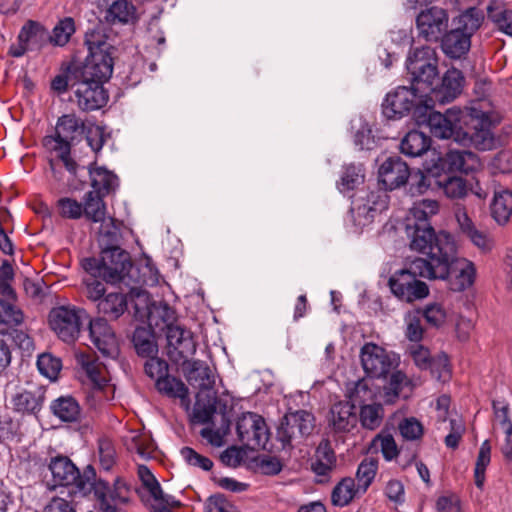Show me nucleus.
<instances>
[{
  "instance_id": "aec40b11",
  "label": "nucleus",
  "mask_w": 512,
  "mask_h": 512,
  "mask_svg": "<svg viewBox=\"0 0 512 512\" xmlns=\"http://www.w3.org/2000/svg\"><path fill=\"white\" fill-rule=\"evenodd\" d=\"M46 388L40 386L36 392L23 390L12 396L13 410L17 413L37 416L46 399Z\"/></svg>"
},
{
  "instance_id": "338daca9",
  "label": "nucleus",
  "mask_w": 512,
  "mask_h": 512,
  "mask_svg": "<svg viewBox=\"0 0 512 512\" xmlns=\"http://www.w3.org/2000/svg\"><path fill=\"white\" fill-rule=\"evenodd\" d=\"M176 320V310L171 307L165 300L157 301L155 307H153V323L158 321L167 326V324L174 323Z\"/></svg>"
},
{
  "instance_id": "f03ea898",
  "label": "nucleus",
  "mask_w": 512,
  "mask_h": 512,
  "mask_svg": "<svg viewBox=\"0 0 512 512\" xmlns=\"http://www.w3.org/2000/svg\"><path fill=\"white\" fill-rule=\"evenodd\" d=\"M93 190L85 193L82 203L83 216L93 223L103 222L107 213L105 198L115 194L120 181L117 174L106 166H96V160L87 166Z\"/></svg>"
},
{
  "instance_id": "5701e85b",
  "label": "nucleus",
  "mask_w": 512,
  "mask_h": 512,
  "mask_svg": "<svg viewBox=\"0 0 512 512\" xmlns=\"http://www.w3.org/2000/svg\"><path fill=\"white\" fill-rule=\"evenodd\" d=\"M127 297L134 303L135 320L146 323L153 321V307L157 301L152 298V294L146 289L139 287H131Z\"/></svg>"
},
{
  "instance_id": "603ef678",
  "label": "nucleus",
  "mask_w": 512,
  "mask_h": 512,
  "mask_svg": "<svg viewBox=\"0 0 512 512\" xmlns=\"http://www.w3.org/2000/svg\"><path fill=\"white\" fill-rule=\"evenodd\" d=\"M205 512H241L238 507L228 500L224 493L210 495L204 505Z\"/></svg>"
},
{
  "instance_id": "473e14b6",
  "label": "nucleus",
  "mask_w": 512,
  "mask_h": 512,
  "mask_svg": "<svg viewBox=\"0 0 512 512\" xmlns=\"http://www.w3.org/2000/svg\"><path fill=\"white\" fill-rule=\"evenodd\" d=\"M460 261L464 262L466 266L460 269L455 278H451V275H449V279L446 280L452 292H463L471 287L476 280L475 264L466 258H462Z\"/></svg>"
},
{
  "instance_id": "a18cd8bd",
  "label": "nucleus",
  "mask_w": 512,
  "mask_h": 512,
  "mask_svg": "<svg viewBox=\"0 0 512 512\" xmlns=\"http://www.w3.org/2000/svg\"><path fill=\"white\" fill-rule=\"evenodd\" d=\"M416 314H421L427 324L439 329L443 326L447 318V312L440 303H429L424 308L418 307L415 309Z\"/></svg>"
},
{
  "instance_id": "0eeeda50",
  "label": "nucleus",
  "mask_w": 512,
  "mask_h": 512,
  "mask_svg": "<svg viewBox=\"0 0 512 512\" xmlns=\"http://www.w3.org/2000/svg\"><path fill=\"white\" fill-rule=\"evenodd\" d=\"M82 312L84 309L71 305L53 307L48 314L49 327L64 342H74L82 327Z\"/></svg>"
},
{
  "instance_id": "6e6d98bb",
  "label": "nucleus",
  "mask_w": 512,
  "mask_h": 512,
  "mask_svg": "<svg viewBox=\"0 0 512 512\" xmlns=\"http://www.w3.org/2000/svg\"><path fill=\"white\" fill-rule=\"evenodd\" d=\"M410 355L414 361V364L420 370H429L431 374H433V362L434 356L431 355V352L428 347L418 344L416 347H411Z\"/></svg>"
},
{
  "instance_id": "4be33fe9",
  "label": "nucleus",
  "mask_w": 512,
  "mask_h": 512,
  "mask_svg": "<svg viewBox=\"0 0 512 512\" xmlns=\"http://www.w3.org/2000/svg\"><path fill=\"white\" fill-rule=\"evenodd\" d=\"M432 138L418 129H412L402 138L400 152L407 157H421L428 151L433 152Z\"/></svg>"
},
{
  "instance_id": "2f4dec72",
  "label": "nucleus",
  "mask_w": 512,
  "mask_h": 512,
  "mask_svg": "<svg viewBox=\"0 0 512 512\" xmlns=\"http://www.w3.org/2000/svg\"><path fill=\"white\" fill-rule=\"evenodd\" d=\"M128 306V297L120 292L107 294L97 303L98 313L116 320L124 314Z\"/></svg>"
},
{
  "instance_id": "e433bc0d",
  "label": "nucleus",
  "mask_w": 512,
  "mask_h": 512,
  "mask_svg": "<svg viewBox=\"0 0 512 512\" xmlns=\"http://www.w3.org/2000/svg\"><path fill=\"white\" fill-rule=\"evenodd\" d=\"M39 373L48 378L51 382L59 379L60 371L62 370V360L50 352L41 353L36 362Z\"/></svg>"
},
{
  "instance_id": "774afa93",
  "label": "nucleus",
  "mask_w": 512,
  "mask_h": 512,
  "mask_svg": "<svg viewBox=\"0 0 512 512\" xmlns=\"http://www.w3.org/2000/svg\"><path fill=\"white\" fill-rule=\"evenodd\" d=\"M411 271H415L417 276L427 278L429 280H438V273L436 271V266L431 263V261L416 257L411 262Z\"/></svg>"
},
{
  "instance_id": "39448f33",
  "label": "nucleus",
  "mask_w": 512,
  "mask_h": 512,
  "mask_svg": "<svg viewBox=\"0 0 512 512\" xmlns=\"http://www.w3.org/2000/svg\"><path fill=\"white\" fill-rule=\"evenodd\" d=\"M391 358L385 348L374 342L365 343L360 349V360L366 377L371 379L387 378L391 369H396L400 364V357L392 353Z\"/></svg>"
},
{
  "instance_id": "79ce46f5",
  "label": "nucleus",
  "mask_w": 512,
  "mask_h": 512,
  "mask_svg": "<svg viewBox=\"0 0 512 512\" xmlns=\"http://www.w3.org/2000/svg\"><path fill=\"white\" fill-rule=\"evenodd\" d=\"M365 181V167L363 164L350 163L343 166L340 184L344 190L350 191L356 189Z\"/></svg>"
},
{
  "instance_id": "f8f14e48",
  "label": "nucleus",
  "mask_w": 512,
  "mask_h": 512,
  "mask_svg": "<svg viewBox=\"0 0 512 512\" xmlns=\"http://www.w3.org/2000/svg\"><path fill=\"white\" fill-rule=\"evenodd\" d=\"M412 119L415 122L417 127H421L422 125H426L430 128V132L433 136H443L445 137V131H448L446 124L448 115H455L460 112V107L453 106L448 108L445 113H441L436 110H429V107L426 104H422L420 101L415 102L414 106L411 110Z\"/></svg>"
},
{
  "instance_id": "58836bf2",
  "label": "nucleus",
  "mask_w": 512,
  "mask_h": 512,
  "mask_svg": "<svg viewBox=\"0 0 512 512\" xmlns=\"http://www.w3.org/2000/svg\"><path fill=\"white\" fill-rule=\"evenodd\" d=\"M485 16L484 12L475 7L466 8L460 15L454 17L452 19L453 25H461L465 24L467 26V33H471L473 35L481 28L484 22Z\"/></svg>"
},
{
  "instance_id": "c03bdc74",
  "label": "nucleus",
  "mask_w": 512,
  "mask_h": 512,
  "mask_svg": "<svg viewBox=\"0 0 512 512\" xmlns=\"http://www.w3.org/2000/svg\"><path fill=\"white\" fill-rule=\"evenodd\" d=\"M136 10L131 0H115L106 11V21L115 23L117 20L127 24L129 16Z\"/></svg>"
},
{
  "instance_id": "9d476101",
  "label": "nucleus",
  "mask_w": 512,
  "mask_h": 512,
  "mask_svg": "<svg viewBox=\"0 0 512 512\" xmlns=\"http://www.w3.org/2000/svg\"><path fill=\"white\" fill-rule=\"evenodd\" d=\"M410 166L399 155L387 157L378 168V185L387 192L399 189L409 181Z\"/></svg>"
},
{
  "instance_id": "bb28decb",
  "label": "nucleus",
  "mask_w": 512,
  "mask_h": 512,
  "mask_svg": "<svg viewBox=\"0 0 512 512\" xmlns=\"http://www.w3.org/2000/svg\"><path fill=\"white\" fill-rule=\"evenodd\" d=\"M247 415L250 416L251 422V440L255 442V445L258 446L259 449L267 453H274L275 445L272 443L269 444V441L272 437V432L270 427L267 425L265 418L257 412L252 411H247Z\"/></svg>"
},
{
  "instance_id": "f257e3e1",
  "label": "nucleus",
  "mask_w": 512,
  "mask_h": 512,
  "mask_svg": "<svg viewBox=\"0 0 512 512\" xmlns=\"http://www.w3.org/2000/svg\"><path fill=\"white\" fill-rule=\"evenodd\" d=\"M106 241L99 243V257L91 256L81 259L82 269L93 278H101L106 284L118 285L129 282H144L140 280V267L135 264L131 254L120 245L122 234L112 230L102 233Z\"/></svg>"
},
{
  "instance_id": "37998d69",
  "label": "nucleus",
  "mask_w": 512,
  "mask_h": 512,
  "mask_svg": "<svg viewBox=\"0 0 512 512\" xmlns=\"http://www.w3.org/2000/svg\"><path fill=\"white\" fill-rule=\"evenodd\" d=\"M381 403L363 404L360 407L359 420L363 428L374 430L379 427L383 418Z\"/></svg>"
},
{
  "instance_id": "6e6552de",
  "label": "nucleus",
  "mask_w": 512,
  "mask_h": 512,
  "mask_svg": "<svg viewBox=\"0 0 512 512\" xmlns=\"http://www.w3.org/2000/svg\"><path fill=\"white\" fill-rule=\"evenodd\" d=\"M440 236L443 239L437 242V246H434L438 250V253L433 252L429 249L427 254V260L431 261L436 267H441V271L438 274L439 280L449 279L456 270V264L459 262L457 257L458 247L454 236L447 230H440Z\"/></svg>"
},
{
  "instance_id": "72a5a7b5",
  "label": "nucleus",
  "mask_w": 512,
  "mask_h": 512,
  "mask_svg": "<svg viewBox=\"0 0 512 512\" xmlns=\"http://www.w3.org/2000/svg\"><path fill=\"white\" fill-rule=\"evenodd\" d=\"M356 493L354 479L344 477L332 489L331 504L336 507L347 506L354 499Z\"/></svg>"
},
{
  "instance_id": "69168bd1",
  "label": "nucleus",
  "mask_w": 512,
  "mask_h": 512,
  "mask_svg": "<svg viewBox=\"0 0 512 512\" xmlns=\"http://www.w3.org/2000/svg\"><path fill=\"white\" fill-rule=\"evenodd\" d=\"M137 474L142 486L148 491L150 496L160 494L159 489L161 484L147 465L139 464L137 467Z\"/></svg>"
},
{
  "instance_id": "3c124183",
  "label": "nucleus",
  "mask_w": 512,
  "mask_h": 512,
  "mask_svg": "<svg viewBox=\"0 0 512 512\" xmlns=\"http://www.w3.org/2000/svg\"><path fill=\"white\" fill-rule=\"evenodd\" d=\"M378 469V459L370 458L364 459L358 466L356 471V478L359 482L362 480L363 483L359 485V488L362 489L363 492H366L369 486L372 484Z\"/></svg>"
},
{
  "instance_id": "9b49d317",
  "label": "nucleus",
  "mask_w": 512,
  "mask_h": 512,
  "mask_svg": "<svg viewBox=\"0 0 512 512\" xmlns=\"http://www.w3.org/2000/svg\"><path fill=\"white\" fill-rule=\"evenodd\" d=\"M439 40L442 52L451 60L465 59L472 46V36L467 33L465 24L455 25L451 30L446 29Z\"/></svg>"
},
{
  "instance_id": "ea45409f",
  "label": "nucleus",
  "mask_w": 512,
  "mask_h": 512,
  "mask_svg": "<svg viewBox=\"0 0 512 512\" xmlns=\"http://www.w3.org/2000/svg\"><path fill=\"white\" fill-rule=\"evenodd\" d=\"M75 31L76 26L74 18L68 16L60 19L54 26L52 34H50L51 44L58 47L65 46L70 41Z\"/></svg>"
},
{
  "instance_id": "f704fd0d",
  "label": "nucleus",
  "mask_w": 512,
  "mask_h": 512,
  "mask_svg": "<svg viewBox=\"0 0 512 512\" xmlns=\"http://www.w3.org/2000/svg\"><path fill=\"white\" fill-rule=\"evenodd\" d=\"M341 402L334 403L327 416L328 426L333 430L334 433H349L355 427H351L352 417L346 410H343Z\"/></svg>"
},
{
  "instance_id": "f3484780",
  "label": "nucleus",
  "mask_w": 512,
  "mask_h": 512,
  "mask_svg": "<svg viewBox=\"0 0 512 512\" xmlns=\"http://www.w3.org/2000/svg\"><path fill=\"white\" fill-rule=\"evenodd\" d=\"M465 85L463 72L451 66L442 76L440 83L436 84L435 96L438 104L445 105L453 102L461 95Z\"/></svg>"
},
{
  "instance_id": "4c0bfd02",
  "label": "nucleus",
  "mask_w": 512,
  "mask_h": 512,
  "mask_svg": "<svg viewBox=\"0 0 512 512\" xmlns=\"http://www.w3.org/2000/svg\"><path fill=\"white\" fill-rule=\"evenodd\" d=\"M112 137V131H107L105 124H98L95 119V126L88 127L86 131V142L90 149L95 153V159L97 161L98 155L101 152L103 146L107 140Z\"/></svg>"
},
{
  "instance_id": "7ed1b4c3",
  "label": "nucleus",
  "mask_w": 512,
  "mask_h": 512,
  "mask_svg": "<svg viewBox=\"0 0 512 512\" xmlns=\"http://www.w3.org/2000/svg\"><path fill=\"white\" fill-rule=\"evenodd\" d=\"M114 67L102 66L85 77H80L69 83L76 98L77 106L82 112L100 110L109 101V91L104 84L113 76Z\"/></svg>"
},
{
  "instance_id": "4d7b16f0",
  "label": "nucleus",
  "mask_w": 512,
  "mask_h": 512,
  "mask_svg": "<svg viewBox=\"0 0 512 512\" xmlns=\"http://www.w3.org/2000/svg\"><path fill=\"white\" fill-rule=\"evenodd\" d=\"M378 441L381 442V452L386 461H392L398 457L400 449L392 434H384V430H382L373 438V442Z\"/></svg>"
},
{
  "instance_id": "13d9d810",
  "label": "nucleus",
  "mask_w": 512,
  "mask_h": 512,
  "mask_svg": "<svg viewBox=\"0 0 512 512\" xmlns=\"http://www.w3.org/2000/svg\"><path fill=\"white\" fill-rule=\"evenodd\" d=\"M57 207L63 218L77 220L83 216L82 203L74 198L62 197L58 199Z\"/></svg>"
},
{
  "instance_id": "5fc2aeb1",
  "label": "nucleus",
  "mask_w": 512,
  "mask_h": 512,
  "mask_svg": "<svg viewBox=\"0 0 512 512\" xmlns=\"http://www.w3.org/2000/svg\"><path fill=\"white\" fill-rule=\"evenodd\" d=\"M438 381L445 383L452 377V366L450 363V357L445 351H440L434 356L433 362V374Z\"/></svg>"
},
{
  "instance_id": "052dcab7",
  "label": "nucleus",
  "mask_w": 512,
  "mask_h": 512,
  "mask_svg": "<svg viewBox=\"0 0 512 512\" xmlns=\"http://www.w3.org/2000/svg\"><path fill=\"white\" fill-rule=\"evenodd\" d=\"M91 341L104 357L115 359L120 354L116 334H110V336L101 338L95 337Z\"/></svg>"
},
{
  "instance_id": "412c9836",
  "label": "nucleus",
  "mask_w": 512,
  "mask_h": 512,
  "mask_svg": "<svg viewBox=\"0 0 512 512\" xmlns=\"http://www.w3.org/2000/svg\"><path fill=\"white\" fill-rule=\"evenodd\" d=\"M411 228H413V233L411 234L409 247L411 250L419 253H426V249L433 250L434 246H437V242L443 239V237L440 236V231L436 232L431 224L421 225L419 223H414L413 226L410 224L406 225L407 232Z\"/></svg>"
},
{
  "instance_id": "c9c22d12",
  "label": "nucleus",
  "mask_w": 512,
  "mask_h": 512,
  "mask_svg": "<svg viewBox=\"0 0 512 512\" xmlns=\"http://www.w3.org/2000/svg\"><path fill=\"white\" fill-rule=\"evenodd\" d=\"M95 126V117L91 116L89 118H86L84 120H81L76 117L74 113L71 114H63L57 119L56 127L55 129H58L60 132H66V133H75L78 130L81 131L82 134L86 137V131L88 130V127Z\"/></svg>"
},
{
  "instance_id": "e2e57ef3",
  "label": "nucleus",
  "mask_w": 512,
  "mask_h": 512,
  "mask_svg": "<svg viewBox=\"0 0 512 512\" xmlns=\"http://www.w3.org/2000/svg\"><path fill=\"white\" fill-rule=\"evenodd\" d=\"M180 453L187 462V464L199 467L204 471H210L214 466L213 461L210 458L199 454L196 450H194L191 447H182Z\"/></svg>"
},
{
  "instance_id": "b1692460",
  "label": "nucleus",
  "mask_w": 512,
  "mask_h": 512,
  "mask_svg": "<svg viewBox=\"0 0 512 512\" xmlns=\"http://www.w3.org/2000/svg\"><path fill=\"white\" fill-rule=\"evenodd\" d=\"M157 391L169 398H179L181 406L186 412L190 411L191 399L189 397V388L176 376L162 377L155 380Z\"/></svg>"
},
{
  "instance_id": "a19ab883",
  "label": "nucleus",
  "mask_w": 512,
  "mask_h": 512,
  "mask_svg": "<svg viewBox=\"0 0 512 512\" xmlns=\"http://www.w3.org/2000/svg\"><path fill=\"white\" fill-rule=\"evenodd\" d=\"M23 433L21 431V423L8 414L0 415V443L20 442Z\"/></svg>"
},
{
  "instance_id": "7c9ffc66",
  "label": "nucleus",
  "mask_w": 512,
  "mask_h": 512,
  "mask_svg": "<svg viewBox=\"0 0 512 512\" xmlns=\"http://www.w3.org/2000/svg\"><path fill=\"white\" fill-rule=\"evenodd\" d=\"M463 111L460 109V112L455 115H448L447 116V129L448 131H445L446 136H435L439 139H450L453 138V140L463 147H470L472 144L475 145V136L474 133L471 135L466 130H464L463 126L460 124L461 122V115ZM442 124H445L444 122Z\"/></svg>"
},
{
  "instance_id": "c85d7f7f",
  "label": "nucleus",
  "mask_w": 512,
  "mask_h": 512,
  "mask_svg": "<svg viewBox=\"0 0 512 512\" xmlns=\"http://www.w3.org/2000/svg\"><path fill=\"white\" fill-rule=\"evenodd\" d=\"M431 163L428 161H424L422 164V168H411L410 167V176L409 181L406 184V194L410 197H417L425 194L431 187V180L433 178L430 173H428V168Z\"/></svg>"
},
{
  "instance_id": "6ab92c4d",
  "label": "nucleus",
  "mask_w": 512,
  "mask_h": 512,
  "mask_svg": "<svg viewBox=\"0 0 512 512\" xmlns=\"http://www.w3.org/2000/svg\"><path fill=\"white\" fill-rule=\"evenodd\" d=\"M17 41L27 44L30 51L40 52L47 44H51L48 29L39 21L29 19L21 27Z\"/></svg>"
},
{
  "instance_id": "cd10ccee",
  "label": "nucleus",
  "mask_w": 512,
  "mask_h": 512,
  "mask_svg": "<svg viewBox=\"0 0 512 512\" xmlns=\"http://www.w3.org/2000/svg\"><path fill=\"white\" fill-rule=\"evenodd\" d=\"M409 93H403L398 97L393 92L388 93L382 103V114L388 120L400 119L408 115L415 103V98H409Z\"/></svg>"
},
{
  "instance_id": "4468645a",
  "label": "nucleus",
  "mask_w": 512,
  "mask_h": 512,
  "mask_svg": "<svg viewBox=\"0 0 512 512\" xmlns=\"http://www.w3.org/2000/svg\"><path fill=\"white\" fill-rule=\"evenodd\" d=\"M431 165L428 168V173L435 179H438L443 174H451L460 172L468 174L469 168L466 166V160L461 150L448 149L443 155L437 149H433V158L430 161Z\"/></svg>"
},
{
  "instance_id": "de8ad7c7",
  "label": "nucleus",
  "mask_w": 512,
  "mask_h": 512,
  "mask_svg": "<svg viewBox=\"0 0 512 512\" xmlns=\"http://www.w3.org/2000/svg\"><path fill=\"white\" fill-rule=\"evenodd\" d=\"M399 433L406 441L420 440L425 434L422 422L414 416L403 418L398 425Z\"/></svg>"
},
{
  "instance_id": "c756f323",
  "label": "nucleus",
  "mask_w": 512,
  "mask_h": 512,
  "mask_svg": "<svg viewBox=\"0 0 512 512\" xmlns=\"http://www.w3.org/2000/svg\"><path fill=\"white\" fill-rule=\"evenodd\" d=\"M217 413V402H214L213 396L206 394L205 403L200 399V393H197L194 411L190 415L189 420L192 424L214 426Z\"/></svg>"
},
{
  "instance_id": "2eb2a0df",
  "label": "nucleus",
  "mask_w": 512,
  "mask_h": 512,
  "mask_svg": "<svg viewBox=\"0 0 512 512\" xmlns=\"http://www.w3.org/2000/svg\"><path fill=\"white\" fill-rule=\"evenodd\" d=\"M47 467L52 474V480L46 484L47 490L55 491L59 487L74 486L78 466L68 456L57 454L51 457Z\"/></svg>"
},
{
  "instance_id": "8fccbe9b",
  "label": "nucleus",
  "mask_w": 512,
  "mask_h": 512,
  "mask_svg": "<svg viewBox=\"0 0 512 512\" xmlns=\"http://www.w3.org/2000/svg\"><path fill=\"white\" fill-rule=\"evenodd\" d=\"M406 373L402 370H395L389 375L388 385L383 387L385 396V404H394L396 399L400 397L401 391L404 387Z\"/></svg>"
},
{
  "instance_id": "bf43d9fd",
  "label": "nucleus",
  "mask_w": 512,
  "mask_h": 512,
  "mask_svg": "<svg viewBox=\"0 0 512 512\" xmlns=\"http://www.w3.org/2000/svg\"><path fill=\"white\" fill-rule=\"evenodd\" d=\"M489 168L491 174L495 176L498 173L511 174L512 173V153L509 150L499 151L490 161Z\"/></svg>"
},
{
  "instance_id": "09e8293b",
  "label": "nucleus",
  "mask_w": 512,
  "mask_h": 512,
  "mask_svg": "<svg viewBox=\"0 0 512 512\" xmlns=\"http://www.w3.org/2000/svg\"><path fill=\"white\" fill-rule=\"evenodd\" d=\"M74 140V136L70 138L64 137L58 129H55L54 134L45 136L42 140V143L44 147L48 148L53 142H55V145L53 146L52 150L59 152V158L71 156L72 147L74 146Z\"/></svg>"
},
{
  "instance_id": "a878e982",
  "label": "nucleus",
  "mask_w": 512,
  "mask_h": 512,
  "mask_svg": "<svg viewBox=\"0 0 512 512\" xmlns=\"http://www.w3.org/2000/svg\"><path fill=\"white\" fill-rule=\"evenodd\" d=\"M490 214L494 221L506 225L512 215V190L509 188L495 190L490 203Z\"/></svg>"
},
{
  "instance_id": "680f3d73",
  "label": "nucleus",
  "mask_w": 512,
  "mask_h": 512,
  "mask_svg": "<svg viewBox=\"0 0 512 512\" xmlns=\"http://www.w3.org/2000/svg\"><path fill=\"white\" fill-rule=\"evenodd\" d=\"M272 453L261 454V475L273 477L279 475L284 467L285 463L282 458Z\"/></svg>"
},
{
  "instance_id": "864d4df0",
  "label": "nucleus",
  "mask_w": 512,
  "mask_h": 512,
  "mask_svg": "<svg viewBox=\"0 0 512 512\" xmlns=\"http://www.w3.org/2000/svg\"><path fill=\"white\" fill-rule=\"evenodd\" d=\"M98 453L102 468L109 471L116 463V450L111 439L100 437L98 439Z\"/></svg>"
},
{
  "instance_id": "ddd939ff",
  "label": "nucleus",
  "mask_w": 512,
  "mask_h": 512,
  "mask_svg": "<svg viewBox=\"0 0 512 512\" xmlns=\"http://www.w3.org/2000/svg\"><path fill=\"white\" fill-rule=\"evenodd\" d=\"M416 26L426 41H439L448 26L447 10L432 6L422 10L416 17Z\"/></svg>"
},
{
  "instance_id": "49530a36",
  "label": "nucleus",
  "mask_w": 512,
  "mask_h": 512,
  "mask_svg": "<svg viewBox=\"0 0 512 512\" xmlns=\"http://www.w3.org/2000/svg\"><path fill=\"white\" fill-rule=\"evenodd\" d=\"M437 185L444 189L448 198L461 199L467 195V180L461 176H448L443 182L436 181Z\"/></svg>"
},
{
  "instance_id": "0e129e2a",
  "label": "nucleus",
  "mask_w": 512,
  "mask_h": 512,
  "mask_svg": "<svg viewBox=\"0 0 512 512\" xmlns=\"http://www.w3.org/2000/svg\"><path fill=\"white\" fill-rule=\"evenodd\" d=\"M291 416L298 424L299 433L302 436H309L313 433L316 418L312 412L300 409L291 413Z\"/></svg>"
},
{
  "instance_id": "dca6fc26",
  "label": "nucleus",
  "mask_w": 512,
  "mask_h": 512,
  "mask_svg": "<svg viewBox=\"0 0 512 512\" xmlns=\"http://www.w3.org/2000/svg\"><path fill=\"white\" fill-rule=\"evenodd\" d=\"M146 324V327L137 326L131 337L135 352L140 358H151L159 352L158 338L161 334L156 331L158 321L156 323L149 321Z\"/></svg>"
},
{
  "instance_id": "1a4fd4ad",
  "label": "nucleus",
  "mask_w": 512,
  "mask_h": 512,
  "mask_svg": "<svg viewBox=\"0 0 512 512\" xmlns=\"http://www.w3.org/2000/svg\"><path fill=\"white\" fill-rule=\"evenodd\" d=\"M396 275L408 278V281L403 283L398 282L395 275L390 276L388 279V286L392 294L399 300L413 303L414 301L423 300L429 296V286L426 282L417 279L415 271L402 268L396 271Z\"/></svg>"
},
{
  "instance_id": "a211bd4d",
  "label": "nucleus",
  "mask_w": 512,
  "mask_h": 512,
  "mask_svg": "<svg viewBox=\"0 0 512 512\" xmlns=\"http://www.w3.org/2000/svg\"><path fill=\"white\" fill-rule=\"evenodd\" d=\"M108 35L106 33H100L98 28L88 29L84 35V45L87 47V51L89 52V45L95 47L93 49L95 51V58L100 62L102 66H111L115 65V53L118 51V48L114 45L108 43Z\"/></svg>"
},
{
  "instance_id": "20e7f679",
  "label": "nucleus",
  "mask_w": 512,
  "mask_h": 512,
  "mask_svg": "<svg viewBox=\"0 0 512 512\" xmlns=\"http://www.w3.org/2000/svg\"><path fill=\"white\" fill-rule=\"evenodd\" d=\"M97 47L89 45V52L84 60H80L77 53H73L69 61H63L60 65V73L50 83V89L57 95L66 93L69 90V83L80 77L102 68L96 60L95 51Z\"/></svg>"
},
{
  "instance_id": "423d86ee",
  "label": "nucleus",
  "mask_w": 512,
  "mask_h": 512,
  "mask_svg": "<svg viewBox=\"0 0 512 512\" xmlns=\"http://www.w3.org/2000/svg\"><path fill=\"white\" fill-rule=\"evenodd\" d=\"M417 57V54L407 56L405 67L407 73L411 75L409 86H398L394 91L395 97L400 96L403 93H411V96L420 95L421 89L436 91V85L434 81L439 77L438 64L426 61L420 64V66H414L413 60Z\"/></svg>"
},
{
  "instance_id": "393cba45",
  "label": "nucleus",
  "mask_w": 512,
  "mask_h": 512,
  "mask_svg": "<svg viewBox=\"0 0 512 512\" xmlns=\"http://www.w3.org/2000/svg\"><path fill=\"white\" fill-rule=\"evenodd\" d=\"M50 410L61 422L75 423L80 420L82 408L75 397L65 395L53 400Z\"/></svg>"
}]
</instances>
